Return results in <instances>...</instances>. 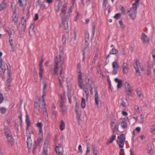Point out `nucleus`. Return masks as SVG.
Masks as SVG:
<instances>
[{"label":"nucleus","instance_id":"31","mask_svg":"<svg viewBox=\"0 0 155 155\" xmlns=\"http://www.w3.org/2000/svg\"><path fill=\"white\" fill-rule=\"evenodd\" d=\"M65 127V124L63 120H62L61 122L60 125V129L61 130H63L64 129Z\"/></svg>","mask_w":155,"mask_h":155},{"label":"nucleus","instance_id":"4","mask_svg":"<svg viewBox=\"0 0 155 155\" xmlns=\"http://www.w3.org/2000/svg\"><path fill=\"white\" fill-rule=\"evenodd\" d=\"M33 132L32 130H26V135L27 137V143L28 148V152L30 153L32 145V141L31 138V134H33Z\"/></svg>","mask_w":155,"mask_h":155},{"label":"nucleus","instance_id":"36","mask_svg":"<svg viewBox=\"0 0 155 155\" xmlns=\"http://www.w3.org/2000/svg\"><path fill=\"white\" fill-rule=\"evenodd\" d=\"M0 113L2 114H5L6 111V109L5 107H2L0 108Z\"/></svg>","mask_w":155,"mask_h":155},{"label":"nucleus","instance_id":"38","mask_svg":"<svg viewBox=\"0 0 155 155\" xmlns=\"http://www.w3.org/2000/svg\"><path fill=\"white\" fill-rule=\"evenodd\" d=\"M136 91L139 97L141 99H142L143 98V95L140 91H139L138 89H137L136 90Z\"/></svg>","mask_w":155,"mask_h":155},{"label":"nucleus","instance_id":"20","mask_svg":"<svg viewBox=\"0 0 155 155\" xmlns=\"http://www.w3.org/2000/svg\"><path fill=\"white\" fill-rule=\"evenodd\" d=\"M34 111L37 114H39L40 113V105L38 102L35 103V104Z\"/></svg>","mask_w":155,"mask_h":155},{"label":"nucleus","instance_id":"45","mask_svg":"<svg viewBox=\"0 0 155 155\" xmlns=\"http://www.w3.org/2000/svg\"><path fill=\"white\" fill-rule=\"evenodd\" d=\"M36 126L39 128H42L43 124L41 122H38L36 124Z\"/></svg>","mask_w":155,"mask_h":155},{"label":"nucleus","instance_id":"50","mask_svg":"<svg viewBox=\"0 0 155 155\" xmlns=\"http://www.w3.org/2000/svg\"><path fill=\"white\" fill-rule=\"evenodd\" d=\"M107 0H104L103 2V8H106V5L107 4Z\"/></svg>","mask_w":155,"mask_h":155},{"label":"nucleus","instance_id":"1","mask_svg":"<svg viewBox=\"0 0 155 155\" xmlns=\"http://www.w3.org/2000/svg\"><path fill=\"white\" fill-rule=\"evenodd\" d=\"M64 52L63 50H60L59 58H60V61H58V57H56L54 58V62H55L56 59L58 61V63L61 65V69L60 71V76L58 77V78L59 82V85L60 86L62 87V83L64 81V77L63 74V65L64 63Z\"/></svg>","mask_w":155,"mask_h":155},{"label":"nucleus","instance_id":"5","mask_svg":"<svg viewBox=\"0 0 155 155\" xmlns=\"http://www.w3.org/2000/svg\"><path fill=\"white\" fill-rule=\"evenodd\" d=\"M134 67L136 70V72L138 75H140L139 71V68H140L141 71H143V65L141 64L138 60H136L134 64Z\"/></svg>","mask_w":155,"mask_h":155},{"label":"nucleus","instance_id":"43","mask_svg":"<svg viewBox=\"0 0 155 155\" xmlns=\"http://www.w3.org/2000/svg\"><path fill=\"white\" fill-rule=\"evenodd\" d=\"M75 112L77 115V118L78 120V122H79V119L81 118V114L80 113H79L78 110H76Z\"/></svg>","mask_w":155,"mask_h":155},{"label":"nucleus","instance_id":"58","mask_svg":"<svg viewBox=\"0 0 155 155\" xmlns=\"http://www.w3.org/2000/svg\"><path fill=\"white\" fill-rule=\"evenodd\" d=\"M87 150L85 153V155H87V154L90 151V147H88V145L87 144Z\"/></svg>","mask_w":155,"mask_h":155},{"label":"nucleus","instance_id":"17","mask_svg":"<svg viewBox=\"0 0 155 155\" xmlns=\"http://www.w3.org/2000/svg\"><path fill=\"white\" fill-rule=\"evenodd\" d=\"M94 91L95 92V94L94 95L95 104L96 105L98 106L99 104V100L97 87H96L95 88Z\"/></svg>","mask_w":155,"mask_h":155},{"label":"nucleus","instance_id":"52","mask_svg":"<svg viewBox=\"0 0 155 155\" xmlns=\"http://www.w3.org/2000/svg\"><path fill=\"white\" fill-rule=\"evenodd\" d=\"M147 74L148 75H149L151 73V69L150 68L148 67L147 69Z\"/></svg>","mask_w":155,"mask_h":155},{"label":"nucleus","instance_id":"37","mask_svg":"<svg viewBox=\"0 0 155 155\" xmlns=\"http://www.w3.org/2000/svg\"><path fill=\"white\" fill-rule=\"evenodd\" d=\"M43 72V68H39V77L41 78V79L42 78V75Z\"/></svg>","mask_w":155,"mask_h":155},{"label":"nucleus","instance_id":"63","mask_svg":"<svg viewBox=\"0 0 155 155\" xmlns=\"http://www.w3.org/2000/svg\"><path fill=\"white\" fill-rule=\"evenodd\" d=\"M18 3L20 6L22 7L23 6V4L22 3V1L21 0H19Z\"/></svg>","mask_w":155,"mask_h":155},{"label":"nucleus","instance_id":"34","mask_svg":"<svg viewBox=\"0 0 155 155\" xmlns=\"http://www.w3.org/2000/svg\"><path fill=\"white\" fill-rule=\"evenodd\" d=\"M81 106L83 108H85L86 106L85 100L84 97L82 98Z\"/></svg>","mask_w":155,"mask_h":155},{"label":"nucleus","instance_id":"13","mask_svg":"<svg viewBox=\"0 0 155 155\" xmlns=\"http://www.w3.org/2000/svg\"><path fill=\"white\" fill-rule=\"evenodd\" d=\"M128 12L130 13L128 14L130 18L132 20H134L136 17V14L137 13V11H134L131 8L128 10Z\"/></svg>","mask_w":155,"mask_h":155},{"label":"nucleus","instance_id":"6","mask_svg":"<svg viewBox=\"0 0 155 155\" xmlns=\"http://www.w3.org/2000/svg\"><path fill=\"white\" fill-rule=\"evenodd\" d=\"M117 138L119 140V141L117 140V142L118 144L119 147L120 148H123L126 139L124 134H121L117 137Z\"/></svg>","mask_w":155,"mask_h":155},{"label":"nucleus","instance_id":"35","mask_svg":"<svg viewBox=\"0 0 155 155\" xmlns=\"http://www.w3.org/2000/svg\"><path fill=\"white\" fill-rule=\"evenodd\" d=\"M71 91H68V97L69 100V103L70 104H71L72 103L71 98Z\"/></svg>","mask_w":155,"mask_h":155},{"label":"nucleus","instance_id":"21","mask_svg":"<svg viewBox=\"0 0 155 155\" xmlns=\"http://www.w3.org/2000/svg\"><path fill=\"white\" fill-rule=\"evenodd\" d=\"M57 59H56L55 62H54L55 64L54 65V72L55 74L58 75V64L59 63L58 61H57Z\"/></svg>","mask_w":155,"mask_h":155},{"label":"nucleus","instance_id":"40","mask_svg":"<svg viewBox=\"0 0 155 155\" xmlns=\"http://www.w3.org/2000/svg\"><path fill=\"white\" fill-rule=\"evenodd\" d=\"M5 69L6 67L3 64L0 65V72L1 71V70H2L3 72L4 73Z\"/></svg>","mask_w":155,"mask_h":155},{"label":"nucleus","instance_id":"25","mask_svg":"<svg viewBox=\"0 0 155 155\" xmlns=\"http://www.w3.org/2000/svg\"><path fill=\"white\" fill-rule=\"evenodd\" d=\"M4 132L6 136V137L12 136L10 130L8 129H5Z\"/></svg>","mask_w":155,"mask_h":155},{"label":"nucleus","instance_id":"61","mask_svg":"<svg viewBox=\"0 0 155 155\" xmlns=\"http://www.w3.org/2000/svg\"><path fill=\"white\" fill-rule=\"evenodd\" d=\"M43 102V104H42L43 105H44V106L43 107V110H46V104L45 103V102Z\"/></svg>","mask_w":155,"mask_h":155},{"label":"nucleus","instance_id":"26","mask_svg":"<svg viewBox=\"0 0 155 155\" xmlns=\"http://www.w3.org/2000/svg\"><path fill=\"white\" fill-rule=\"evenodd\" d=\"M136 2V1L132 5V8L134 11H137V7L139 5V2Z\"/></svg>","mask_w":155,"mask_h":155},{"label":"nucleus","instance_id":"3","mask_svg":"<svg viewBox=\"0 0 155 155\" xmlns=\"http://www.w3.org/2000/svg\"><path fill=\"white\" fill-rule=\"evenodd\" d=\"M60 143H58V141H56L55 140V149L56 153L58 155H63L64 153L63 148V139L62 137L60 139Z\"/></svg>","mask_w":155,"mask_h":155},{"label":"nucleus","instance_id":"46","mask_svg":"<svg viewBox=\"0 0 155 155\" xmlns=\"http://www.w3.org/2000/svg\"><path fill=\"white\" fill-rule=\"evenodd\" d=\"M119 24L120 25V27L122 29H124L125 28V26L124 25L123 22L122 20H121L119 21Z\"/></svg>","mask_w":155,"mask_h":155},{"label":"nucleus","instance_id":"28","mask_svg":"<svg viewBox=\"0 0 155 155\" xmlns=\"http://www.w3.org/2000/svg\"><path fill=\"white\" fill-rule=\"evenodd\" d=\"M43 139L42 138V137H41V138L39 139H38V140L36 141H35V143L34 144H35V145H36L38 146H40L41 142H42Z\"/></svg>","mask_w":155,"mask_h":155},{"label":"nucleus","instance_id":"60","mask_svg":"<svg viewBox=\"0 0 155 155\" xmlns=\"http://www.w3.org/2000/svg\"><path fill=\"white\" fill-rule=\"evenodd\" d=\"M39 133L38 134H41V136H42L43 134V131H42V128H39Z\"/></svg>","mask_w":155,"mask_h":155},{"label":"nucleus","instance_id":"14","mask_svg":"<svg viewBox=\"0 0 155 155\" xmlns=\"http://www.w3.org/2000/svg\"><path fill=\"white\" fill-rule=\"evenodd\" d=\"M49 143V141L48 140H45L44 142V145L45 147H43V151L41 155H48L47 154V146Z\"/></svg>","mask_w":155,"mask_h":155},{"label":"nucleus","instance_id":"24","mask_svg":"<svg viewBox=\"0 0 155 155\" xmlns=\"http://www.w3.org/2000/svg\"><path fill=\"white\" fill-rule=\"evenodd\" d=\"M114 81L118 83L117 87L118 88H120L122 86V81L121 80H120L117 78H116L114 79Z\"/></svg>","mask_w":155,"mask_h":155},{"label":"nucleus","instance_id":"19","mask_svg":"<svg viewBox=\"0 0 155 155\" xmlns=\"http://www.w3.org/2000/svg\"><path fill=\"white\" fill-rule=\"evenodd\" d=\"M26 123L27 124V128L26 130H30L29 127L30 126L31 123L30 120V118L28 115L26 114Z\"/></svg>","mask_w":155,"mask_h":155},{"label":"nucleus","instance_id":"47","mask_svg":"<svg viewBox=\"0 0 155 155\" xmlns=\"http://www.w3.org/2000/svg\"><path fill=\"white\" fill-rule=\"evenodd\" d=\"M121 16V14L120 13H117L114 16V18L116 19H119Z\"/></svg>","mask_w":155,"mask_h":155},{"label":"nucleus","instance_id":"30","mask_svg":"<svg viewBox=\"0 0 155 155\" xmlns=\"http://www.w3.org/2000/svg\"><path fill=\"white\" fill-rule=\"evenodd\" d=\"M121 126L122 128L125 129L127 127V123L124 121L121 123Z\"/></svg>","mask_w":155,"mask_h":155},{"label":"nucleus","instance_id":"57","mask_svg":"<svg viewBox=\"0 0 155 155\" xmlns=\"http://www.w3.org/2000/svg\"><path fill=\"white\" fill-rule=\"evenodd\" d=\"M134 109L137 112H139V106L137 105H136L134 106Z\"/></svg>","mask_w":155,"mask_h":155},{"label":"nucleus","instance_id":"10","mask_svg":"<svg viewBox=\"0 0 155 155\" xmlns=\"http://www.w3.org/2000/svg\"><path fill=\"white\" fill-rule=\"evenodd\" d=\"M78 84L79 87L83 89H85V86L84 84H82V78L81 73L80 70L78 71Z\"/></svg>","mask_w":155,"mask_h":155},{"label":"nucleus","instance_id":"15","mask_svg":"<svg viewBox=\"0 0 155 155\" xmlns=\"http://www.w3.org/2000/svg\"><path fill=\"white\" fill-rule=\"evenodd\" d=\"M12 18V22L15 25H17L18 21V17L17 14L16 13L15 10H14L13 11Z\"/></svg>","mask_w":155,"mask_h":155},{"label":"nucleus","instance_id":"56","mask_svg":"<svg viewBox=\"0 0 155 155\" xmlns=\"http://www.w3.org/2000/svg\"><path fill=\"white\" fill-rule=\"evenodd\" d=\"M84 51H85V52H87V51H88L89 52V54L90 53V51L89 49V48H87V47H85L84 50H83V52L84 53Z\"/></svg>","mask_w":155,"mask_h":155},{"label":"nucleus","instance_id":"9","mask_svg":"<svg viewBox=\"0 0 155 155\" xmlns=\"http://www.w3.org/2000/svg\"><path fill=\"white\" fill-rule=\"evenodd\" d=\"M63 29H64L66 31V33L63 36L62 38V41L63 43L64 44L66 43V41H68L71 40V39H70L69 36V34L68 33V27L67 30H66L63 27H62Z\"/></svg>","mask_w":155,"mask_h":155},{"label":"nucleus","instance_id":"12","mask_svg":"<svg viewBox=\"0 0 155 155\" xmlns=\"http://www.w3.org/2000/svg\"><path fill=\"white\" fill-rule=\"evenodd\" d=\"M116 120L114 119V120L110 122V125L111 127V130L113 133L118 130V127L117 124V123L115 121Z\"/></svg>","mask_w":155,"mask_h":155},{"label":"nucleus","instance_id":"23","mask_svg":"<svg viewBox=\"0 0 155 155\" xmlns=\"http://www.w3.org/2000/svg\"><path fill=\"white\" fill-rule=\"evenodd\" d=\"M6 138L7 139L8 142L12 146L14 144V140L12 136L7 137Z\"/></svg>","mask_w":155,"mask_h":155},{"label":"nucleus","instance_id":"51","mask_svg":"<svg viewBox=\"0 0 155 155\" xmlns=\"http://www.w3.org/2000/svg\"><path fill=\"white\" fill-rule=\"evenodd\" d=\"M45 95H46V92L45 91L43 90V95L42 96V101L43 102H45V100L44 96Z\"/></svg>","mask_w":155,"mask_h":155},{"label":"nucleus","instance_id":"33","mask_svg":"<svg viewBox=\"0 0 155 155\" xmlns=\"http://www.w3.org/2000/svg\"><path fill=\"white\" fill-rule=\"evenodd\" d=\"M6 31L8 34V35L9 36V37H12L13 36L14 37V35H12L13 32L14 34L15 31L14 30H7Z\"/></svg>","mask_w":155,"mask_h":155},{"label":"nucleus","instance_id":"53","mask_svg":"<svg viewBox=\"0 0 155 155\" xmlns=\"http://www.w3.org/2000/svg\"><path fill=\"white\" fill-rule=\"evenodd\" d=\"M3 94L0 93V104H1L3 101Z\"/></svg>","mask_w":155,"mask_h":155},{"label":"nucleus","instance_id":"18","mask_svg":"<svg viewBox=\"0 0 155 155\" xmlns=\"http://www.w3.org/2000/svg\"><path fill=\"white\" fill-rule=\"evenodd\" d=\"M152 57L154 59L152 67L153 73L155 75V49H154L152 50Z\"/></svg>","mask_w":155,"mask_h":155},{"label":"nucleus","instance_id":"8","mask_svg":"<svg viewBox=\"0 0 155 155\" xmlns=\"http://www.w3.org/2000/svg\"><path fill=\"white\" fill-rule=\"evenodd\" d=\"M125 87L127 95L129 96H131L133 91L132 87L130 85L129 83L127 82L125 83Z\"/></svg>","mask_w":155,"mask_h":155},{"label":"nucleus","instance_id":"54","mask_svg":"<svg viewBox=\"0 0 155 155\" xmlns=\"http://www.w3.org/2000/svg\"><path fill=\"white\" fill-rule=\"evenodd\" d=\"M92 33L93 35H94L95 31V25L94 24H93L92 25Z\"/></svg>","mask_w":155,"mask_h":155},{"label":"nucleus","instance_id":"16","mask_svg":"<svg viewBox=\"0 0 155 155\" xmlns=\"http://www.w3.org/2000/svg\"><path fill=\"white\" fill-rule=\"evenodd\" d=\"M141 39L144 44L148 43L149 42V39L147 35L144 33H143L141 37Z\"/></svg>","mask_w":155,"mask_h":155},{"label":"nucleus","instance_id":"59","mask_svg":"<svg viewBox=\"0 0 155 155\" xmlns=\"http://www.w3.org/2000/svg\"><path fill=\"white\" fill-rule=\"evenodd\" d=\"M38 146L36 145H35V144H33V150H32V152L34 154V152L36 149L37 147Z\"/></svg>","mask_w":155,"mask_h":155},{"label":"nucleus","instance_id":"62","mask_svg":"<svg viewBox=\"0 0 155 155\" xmlns=\"http://www.w3.org/2000/svg\"><path fill=\"white\" fill-rule=\"evenodd\" d=\"M121 105L124 107H125L126 106V103L124 101H122L121 103Z\"/></svg>","mask_w":155,"mask_h":155},{"label":"nucleus","instance_id":"22","mask_svg":"<svg viewBox=\"0 0 155 155\" xmlns=\"http://www.w3.org/2000/svg\"><path fill=\"white\" fill-rule=\"evenodd\" d=\"M123 69L124 73L126 74L128 71L129 68L127 64L126 63H124L123 65Z\"/></svg>","mask_w":155,"mask_h":155},{"label":"nucleus","instance_id":"64","mask_svg":"<svg viewBox=\"0 0 155 155\" xmlns=\"http://www.w3.org/2000/svg\"><path fill=\"white\" fill-rule=\"evenodd\" d=\"M143 118H144L143 116L142 115H141L140 116V121L141 123H143V121H144Z\"/></svg>","mask_w":155,"mask_h":155},{"label":"nucleus","instance_id":"48","mask_svg":"<svg viewBox=\"0 0 155 155\" xmlns=\"http://www.w3.org/2000/svg\"><path fill=\"white\" fill-rule=\"evenodd\" d=\"M86 54L87 55L89 54V52L88 51H87V52H85V51L84 52V53H83V61H84L85 59V54Z\"/></svg>","mask_w":155,"mask_h":155},{"label":"nucleus","instance_id":"44","mask_svg":"<svg viewBox=\"0 0 155 155\" xmlns=\"http://www.w3.org/2000/svg\"><path fill=\"white\" fill-rule=\"evenodd\" d=\"M85 41H89V34L88 32L85 33Z\"/></svg>","mask_w":155,"mask_h":155},{"label":"nucleus","instance_id":"32","mask_svg":"<svg viewBox=\"0 0 155 155\" xmlns=\"http://www.w3.org/2000/svg\"><path fill=\"white\" fill-rule=\"evenodd\" d=\"M112 67L114 69H118L119 67V65L117 63L114 61L113 62Z\"/></svg>","mask_w":155,"mask_h":155},{"label":"nucleus","instance_id":"7","mask_svg":"<svg viewBox=\"0 0 155 155\" xmlns=\"http://www.w3.org/2000/svg\"><path fill=\"white\" fill-rule=\"evenodd\" d=\"M8 77L7 80V83L6 84L5 87V89L7 91H9L10 89L11 82V75L10 69L9 70L8 68Z\"/></svg>","mask_w":155,"mask_h":155},{"label":"nucleus","instance_id":"42","mask_svg":"<svg viewBox=\"0 0 155 155\" xmlns=\"http://www.w3.org/2000/svg\"><path fill=\"white\" fill-rule=\"evenodd\" d=\"M116 137V136L115 135H113L112 136V137L110 138L108 143H112L113 141V140L115 139Z\"/></svg>","mask_w":155,"mask_h":155},{"label":"nucleus","instance_id":"55","mask_svg":"<svg viewBox=\"0 0 155 155\" xmlns=\"http://www.w3.org/2000/svg\"><path fill=\"white\" fill-rule=\"evenodd\" d=\"M120 10L123 13H124L125 12L126 10L124 7L122 6H120Z\"/></svg>","mask_w":155,"mask_h":155},{"label":"nucleus","instance_id":"39","mask_svg":"<svg viewBox=\"0 0 155 155\" xmlns=\"http://www.w3.org/2000/svg\"><path fill=\"white\" fill-rule=\"evenodd\" d=\"M110 52V54H115L118 53V51L115 48H113Z\"/></svg>","mask_w":155,"mask_h":155},{"label":"nucleus","instance_id":"49","mask_svg":"<svg viewBox=\"0 0 155 155\" xmlns=\"http://www.w3.org/2000/svg\"><path fill=\"white\" fill-rule=\"evenodd\" d=\"M155 130V125L152 126L150 129V132L151 133H153Z\"/></svg>","mask_w":155,"mask_h":155},{"label":"nucleus","instance_id":"41","mask_svg":"<svg viewBox=\"0 0 155 155\" xmlns=\"http://www.w3.org/2000/svg\"><path fill=\"white\" fill-rule=\"evenodd\" d=\"M6 6V5L4 2H2L0 5V11L3 10Z\"/></svg>","mask_w":155,"mask_h":155},{"label":"nucleus","instance_id":"11","mask_svg":"<svg viewBox=\"0 0 155 155\" xmlns=\"http://www.w3.org/2000/svg\"><path fill=\"white\" fill-rule=\"evenodd\" d=\"M60 107L61 108V111L63 114H64L67 110V107L64 103V101L62 99L60 102Z\"/></svg>","mask_w":155,"mask_h":155},{"label":"nucleus","instance_id":"2","mask_svg":"<svg viewBox=\"0 0 155 155\" xmlns=\"http://www.w3.org/2000/svg\"><path fill=\"white\" fill-rule=\"evenodd\" d=\"M66 5H63L61 9V12L60 15L61 16L62 23L60 25V27H63L66 30L68 28V23L69 20L68 15H66Z\"/></svg>","mask_w":155,"mask_h":155},{"label":"nucleus","instance_id":"29","mask_svg":"<svg viewBox=\"0 0 155 155\" xmlns=\"http://www.w3.org/2000/svg\"><path fill=\"white\" fill-rule=\"evenodd\" d=\"M14 39V37L13 36L9 37V42L10 43V45L12 48H13L14 46V44H13Z\"/></svg>","mask_w":155,"mask_h":155},{"label":"nucleus","instance_id":"27","mask_svg":"<svg viewBox=\"0 0 155 155\" xmlns=\"http://www.w3.org/2000/svg\"><path fill=\"white\" fill-rule=\"evenodd\" d=\"M21 24L24 31H25L26 27V20H25L24 21H21Z\"/></svg>","mask_w":155,"mask_h":155}]
</instances>
